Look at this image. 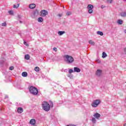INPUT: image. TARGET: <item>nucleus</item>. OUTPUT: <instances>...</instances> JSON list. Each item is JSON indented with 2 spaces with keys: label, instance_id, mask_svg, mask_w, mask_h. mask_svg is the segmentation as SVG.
Returning a JSON list of instances; mask_svg holds the SVG:
<instances>
[{
  "label": "nucleus",
  "instance_id": "f257e3e1",
  "mask_svg": "<svg viewBox=\"0 0 126 126\" xmlns=\"http://www.w3.org/2000/svg\"><path fill=\"white\" fill-rule=\"evenodd\" d=\"M42 109L44 111H50L51 108L54 107V102L50 100L49 104L48 102L44 101L42 102Z\"/></svg>",
  "mask_w": 126,
  "mask_h": 126
},
{
  "label": "nucleus",
  "instance_id": "f03ea898",
  "mask_svg": "<svg viewBox=\"0 0 126 126\" xmlns=\"http://www.w3.org/2000/svg\"><path fill=\"white\" fill-rule=\"evenodd\" d=\"M29 89L30 93L32 94V95H38V91L37 88L33 87L32 86H30L29 87Z\"/></svg>",
  "mask_w": 126,
  "mask_h": 126
},
{
  "label": "nucleus",
  "instance_id": "7ed1b4c3",
  "mask_svg": "<svg viewBox=\"0 0 126 126\" xmlns=\"http://www.w3.org/2000/svg\"><path fill=\"white\" fill-rule=\"evenodd\" d=\"M64 57L66 59V62L67 63H72L74 61V59H73V57L70 56L65 55Z\"/></svg>",
  "mask_w": 126,
  "mask_h": 126
},
{
  "label": "nucleus",
  "instance_id": "20e7f679",
  "mask_svg": "<svg viewBox=\"0 0 126 126\" xmlns=\"http://www.w3.org/2000/svg\"><path fill=\"white\" fill-rule=\"evenodd\" d=\"M101 103V101L99 99H96L94 100V102L92 103V107H96Z\"/></svg>",
  "mask_w": 126,
  "mask_h": 126
},
{
  "label": "nucleus",
  "instance_id": "39448f33",
  "mask_svg": "<svg viewBox=\"0 0 126 126\" xmlns=\"http://www.w3.org/2000/svg\"><path fill=\"white\" fill-rule=\"evenodd\" d=\"M48 11L46 10H42L40 11V16H42L43 17H45V16H46L48 15Z\"/></svg>",
  "mask_w": 126,
  "mask_h": 126
},
{
  "label": "nucleus",
  "instance_id": "423d86ee",
  "mask_svg": "<svg viewBox=\"0 0 126 126\" xmlns=\"http://www.w3.org/2000/svg\"><path fill=\"white\" fill-rule=\"evenodd\" d=\"M102 70L101 69H97L96 71L95 72V75L96 76H101V75L102 74Z\"/></svg>",
  "mask_w": 126,
  "mask_h": 126
},
{
  "label": "nucleus",
  "instance_id": "0eeeda50",
  "mask_svg": "<svg viewBox=\"0 0 126 126\" xmlns=\"http://www.w3.org/2000/svg\"><path fill=\"white\" fill-rule=\"evenodd\" d=\"M30 124L31 125H32V126H36V120L32 119H31L30 121Z\"/></svg>",
  "mask_w": 126,
  "mask_h": 126
},
{
  "label": "nucleus",
  "instance_id": "6e6552de",
  "mask_svg": "<svg viewBox=\"0 0 126 126\" xmlns=\"http://www.w3.org/2000/svg\"><path fill=\"white\" fill-rule=\"evenodd\" d=\"M94 117L96 120H99V119H100V117H101V115L98 113H95L94 114Z\"/></svg>",
  "mask_w": 126,
  "mask_h": 126
},
{
  "label": "nucleus",
  "instance_id": "1a4fd4ad",
  "mask_svg": "<svg viewBox=\"0 0 126 126\" xmlns=\"http://www.w3.org/2000/svg\"><path fill=\"white\" fill-rule=\"evenodd\" d=\"M81 71V70L77 67H74V72H80Z\"/></svg>",
  "mask_w": 126,
  "mask_h": 126
},
{
  "label": "nucleus",
  "instance_id": "9d476101",
  "mask_svg": "<svg viewBox=\"0 0 126 126\" xmlns=\"http://www.w3.org/2000/svg\"><path fill=\"white\" fill-rule=\"evenodd\" d=\"M29 7L31 8V9H33L36 7V4L34 3H32L29 5Z\"/></svg>",
  "mask_w": 126,
  "mask_h": 126
},
{
  "label": "nucleus",
  "instance_id": "9b49d317",
  "mask_svg": "<svg viewBox=\"0 0 126 126\" xmlns=\"http://www.w3.org/2000/svg\"><path fill=\"white\" fill-rule=\"evenodd\" d=\"M64 33H65V32L64 31H59L58 32V34L59 36H62V35H63Z\"/></svg>",
  "mask_w": 126,
  "mask_h": 126
},
{
  "label": "nucleus",
  "instance_id": "f8f14e48",
  "mask_svg": "<svg viewBox=\"0 0 126 126\" xmlns=\"http://www.w3.org/2000/svg\"><path fill=\"white\" fill-rule=\"evenodd\" d=\"M87 8L88 9H93V8H94V6L92 4H89L87 6Z\"/></svg>",
  "mask_w": 126,
  "mask_h": 126
},
{
  "label": "nucleus",
  "instance_id": "ddd939ff",
  "mask_svg": "<svg viewBox=\"0 0 126 126\" xmlns=\"http://www.w3.org/2000/svg\"><path fill=\"white\" fill-rule=\"evenodd\" d=\"M121 16L122 17H126V12H123L120 13Z\"/></svg>",
  "mask_w": 126,
  "mask_h": 126
},
{
  "label": "nucleus",
  "instance_id": "4468645a",
  "mask_svg": "<svg viewBox=\"0 0 126 126\" xmlns=\"http://www.w3.org/2000/svg\"><path fill=\"white\" fill-rule=\"evenodd\" d=\"M22 75L23 76V77H26L27 75H28V73H27V72H23L22 73Z\"/></svg>",
  "mask_w": 126,
  "mask_h": 126
},
{
  "label": "nucleus",
  "instance_id": "2eb2a0df",
  "mask_svg": "<svg viewBox=\"0 0 126 126\" xmlns=\"http://www.w3.org/2000/svg\"><path fill=\"white\" fill-rule=\"evenodd\" d=\"M89 44H90V45H92L93 46H94V45H95V42H94V41H93V40H89Z\"/></svg>",
  "mask_w": 126,
  "mask_h": 126
},
{
  "label": "nucleus",
  "instance_id": "dca6fc26",
  "mask_svg": "<svg viewBox=\"0 0 126 126\" xmlns=\"http://www.w3.org/2000/svg\"><path fill=\"white\" fill-rule=\"evenodd\" d=\"M106 57H107V54H106V52H103L102 53V58H103V59H105Z\"/></svg>",
  "mask_w": 126,
  "mask_h": 126
},
{
  "label": "nucleus",
  "instance_id": "f3484780",
  "mask_svg": "<svg viewBox=\"0 0 126 126\" xmlns=\"http://www.w3.org/2000/svg\"><path fill=\"white\" fill-rule=\"evenodd\" d=\"M25 60H27V61H28V60H29L30 59V56H29V55H28V54L26 55L25 56Z\"/></svg>",
  "mask_w": 126,
  "mask_h": 126
},
{
  "label": "nucleus",
  "instance_id": "a211bd4d",
  "mask_svg": "<svg viewBox=\"0 0 126 126\" xmlns=\"http://www.w3.org/2000/svg\"><path fill=\"white\" fill-rule=\"evenodd\" d=\"M96 33L97 35H100V36H103V35H104V33H103V32H102L98 31Z\"/></svg>",
  "mask_w": 126,
  "mask_h": 126
},
{
  "label": "nucleus",
  "instance_id": "6ab92c4d",
  "mask_svg": "<svg viewBox=\"0 0 126 126\" xmlns=\"http://www.w3.org/2000/svg\"><path fill=\"white\" fill-rule=\"evenodd\" d=\"M92 123H93V124H96V118H93L92 119Z\"/></svg>",
  "mask_w": 126,
  "mask_h": 126
},
{
  "label": "nucleus",
  "instance_id": "aec40b11",
  "mask_svg": "<svg viewBox=\"0 0 126 126\" xmlns=\"http://www.w3.org/2000/svg\"><path fill=\"white\" fill-rule=\"evenodd\" d=\"M43 18L42 17H39L38 18V22H43Z\"/></svg>",
  "mask_w": 126,
  "mask_h": 126
},
{
  "label": "nucleus",
  "instance_id": "412c9836",
  "mask_svg": "<svg viewBox=\"0 0 126 126\" xmlns=\"http://www.w3.org/2000/svg\"><path fill=\"white\" fill-rule=\"evenodd\" d=\"M117 23H118V24H120V25H122V24H123V20H118Z\"/></svg>",
  "mask_w": 126,
  "mask_h": 126
},
{
  "label": "nucleus",
  "instance_id": "4be33fe9",
  "mask_svg": "<svg viewBox=\"0 0 126 126\" xmlns=\"http://www.w3.org/2000/svg\"><path fill=\"white\" fill-rule=\"evenodd\" d=\"M18 7H19V3H18L17 5L14 4L13 5V8H18Z\"/></svg>",
  "mask_w": 126,
  "mask_h": 126
},
{
  "label": "nucleus",
  "instance_id": "5701e85b",
  "mask_svg": "<svg viewBox=\"0 0 126 126\" xmlns=\"http://www.w3.org/2000/svg\"><path fill=\"white\" fill-rule=\"evenodd\" d=\"M35 71L38 72L40 70V68L39 67H35L34 68Z\"/></svg>",
  "mask_w": 126,
  "mask_h": 126
},
{
  "label": "nucleus",
  "instance_id": "b1692460",
  "mask_svg": "<svg viewBox=\"0 0 126 126\" xmlns=\"http://www.w3.org/2000/svg\"><path fill=\"white\" fill-rule=\"evenodd\" d=\"M38 10H36L35 11H34L33 14L34 15H36V14H38Z\"/></svg>",
  "mask_w": 126,
  "mask_h": 126
},
{
  "label": "nucleus",
  "instance_id": "393cba45",
  "mask_svg": "<svg viewBox=\"0 0 126 126\" xmlns=\"http://www.w3.org/2000/svg\"><path fill=\"white\" fill-rule=\"evenodd\" d=\"M93 12V10L92 9H89V13H92Z\"/></svg>",
  "mask_w": 126,
  "mask_h": 126
},
{
  "label": "nucleus",
  "instance_id": "a878e982",
  "mask_svg": "<svg viewBox=\"0 0 126 126\" xmlns=\"http://www.w3.org/2000/svg\"><path fill=\"white\" fill-rule=\"evenodd\" d=\"M73 70L72 69H70L68 71L69 73H72L73 72Z\"/></svg>",
  "mask_w": 126,
  "mask_h": 126
},
{
  "label": "nucleus",
  "instance_id": "bb28decb",
  "mask_svg": "<svg viewBox=\"0 0 126 126\" xmlns=\"http://www.w3.org/2000/svg\"><path fill=\"white\" fill-rule=\"evenodd\" d=\"M17 111H23V108L22 107H19L17 109Z\"/></svg>",
  "mask_w": 126,
  "mask_h": 126
},
{
  "label": "nucleus",
  "instance_id": "cd10ccee",
  "mask_svg": "<svg viewBox=\"0 0 126 126\" xmlns=\"http://www.w3.org/2000/svg\"><path fill=\"white\" fill-rule=\"evenodd\" d=\"M9 69L10 70H13V69H14V67H13V66H11L9 67Z\"/></svg>",
  "mask_w": 126,
  "mask_h": 126
},
{
  "label": "nucleus",
  "instance_id": "c85d7f7f",
  "mask_svg": "<svg viewBox=\"0 0 126 126\" xmlns=\"http://www.w3.org/2000/svg\"><path fill=\"white\" fill-rule=\"evenodd\" d=\"M66 15L67 16L71 15V12H67Z\"/></svg>",
  "mask_w": 126,
  "mask_h": 126
},
{
  "label": "nucleus",
  "instance_id": "c756f323",
  "mask_svg": "<svg viewBox=\"0 0 126 126\" xmlns=\"http://www.w3.org/2000/svg\"><path fill=\"white\" fill-rule=\"evenodd\" d=\"M95 62H96V63H101V60L97 59L95 61Z\"/></svg>",
  "mask_w": 126,
  "mask_h": 126
},
{
  "label": "nucleus",
  "instance_id": "7c9ffc66",
  "mask_svg": "<svg viewBox=\"0 0 126 126\" xmlns=\"http://www.w3.org/2000/svg\"><path fill=\"white\" fill-rule=\"evenodd\" d=\"M2 26H6V23L4 22V23H2Z\"/></svg>",
  "mask_w": 126,
  "mask_h": 126
},
{
  "label": "nucleus",
  "instance_id": "2f4dec72",
  "mask_svg": "<svg viewBox=\"0 0 126 126\" xmlns=\"http://www.w3.org/2000/svg\"><path fill=\"white\" fill-rule=\"evenodd\" d=\"M53 50L55 51V52H57L58 51V49H57V47H54L53 48Z\"/></svg>",
  "mask_w": 126,
  "mask_h": 126
},
{
  "label": "nucleus",
  "instance_id": "473e14b6",
  "mask_svg": "<svg viewBox=\"0 0 126 126\" xmlns=\"http://www.w3.org/2000/svg\"><path fill=\"white\" fill-rule=\"evenodd\" d=\"M112 0H107V1L108 3H112Z\"/></svg>",
  "mask_w": 126,
  "mask_h": 126
},
{
  "label": "nucleus",
  "instance_id": "72a5a7b5",
  "mask_svg": "<svg viewBox=\"0 0 126 126\" xmlns=\"http://www.w3.org/2000/svg\"><path fill=\"white\" fill-rule=\"evenodd\" d=\"M9 14H13V11H9Z\"/></svg>",
  "mask_w": 126,
  "mask_h": 126
},
{
  "label": "nucleus",
  "instance_id": "f704fd0d",
  "mask_svg": "<svg viewBox=\"0 0 126 126\" xmlns=\"http://www.w3.org/2000/svg\"><path fill=\"white\" fill-rule=\"evenodd\" d=\"M23 111H17V112L18 113V114H22V113L23 112Z\"/></svg>",
  "mask_w": 126,
  "mask_h": 126
},
{
  "label": "nucleus",
  "instance_id": "c9c22d12",
  "mask_svg": "<svg viewBox=\"0 0 126 126\" xmlns=\"http://www.w3.org/2000/svg\"><path fill=\"white\" fill-rule=\"evenodd\" d=\"M24 45H25L26 46H28V44L27 43V42H26V41L24 42Z\"/></svg>",
  "mask_w": 126,
  "mask_h": 126
},
{
  "label": "nucleus",
  "instance_id": "e433bc0d",
  "mask_svg": "<svg viewBox=\"0 0 126 126\" xmlns=\"http://www.w3.org/2000/svg\"><path fill=\"white\" fill-rule=\"evenodd\" d=\"M21 17H22V16H20V15H18V18H19V19H21Z\"/></svg>",
  "mask_w": 126,
  "mask_h": 126
},
{
  "label": "nucleus",
  "instance_id": "4c0bfd02",
  "mask_svg": "<svg viewBox=\"0 0 126 126\" xmlns=\"http://www.w3.org/2000/svg\"><path fill=\"white\" fill-rule=\"evenodd\" d=\"M58 16H59V17H62V14H59L58 15Z\"/></svg>",
  "mask_w": 126,
  "mask_h": 126
},
{
  "label": "nucleus",
  "instance_id": "58836bf2",
  "mask_svg": "<svg viewBox=\"0 0 126 126\" xmlns=\"http://www.w3.org/2000/svg\"><path fill=\"white\" fill-rule=\"evenodd\" d=\"M124 51L125 53L126 54V48L124 49Z\"/></svg>",
  "mask_w": 126,
  "mask_h": 126
},
{
  "label": "nucleus",
  "instance_id": "ea45409f",
  "mask_svg": "<svg viewBox=\"0 0 126 126\" xmlns=\"http://www.w3.org/2000/svg\"><path fill=\"white\" fill-rule=\"evenodd\" d=\"M105 7V6L104 5H101V8H104Z\"/></svg>",
  "mask_w": 126,
  "mask_h": 126
},
{
  "label": "nucleus",
  "instance_id": "a19ab883",
  "mask_svg": "<svg viewBox=\"0 0 126 126\" xmlns=\"http://www.w3.org/2000/svg\"><path fill=\"white\" fill-rule=\"evenodd\" d=\"M8 98V96L6 95V96H5V98L6 99V98Z\"/></svg>",
  "mask_w": 126,
  "mask_h": 126
},
{
  "label": "nucleus",
  "instance_id": "79ce46f5",
  "mask_svg": "<svg viewBox=\"0 0 126 126\" xmlns=\"http://www.w3.org/2000/svg\"><path fill=\"white\" fill-rule=\"evenodd\" d=\"M124 32L126 33V30H124Z\"/></svg>",
  "mask_w": 126,
  "mask_h": 126
},
{
  "label": "nucleus",
  "instance_id": "37998d69",
  "mask_svg": "<svg viewBox=\"0 0 126 126\" xmlns=\"http://www.w3.org/2000/svg\"><path fill=\"white\" fill-rule=\"evenodd\" d=\"M20 23H22V21H20Z\"/></svg>",
  "mask_w": 126,
  "mask_h": 126
},
{
  "label": "nucleus",
  "instance_id": "c03bdc74",
  "mask_svg": "<svg viewBox=\"0 0 126 126\" xmlns=\"http://www.w3.org/2000/svg\"><path fill=\"white\" fill-rule=\"evenodd\" d=\"M124 126H126V124H124Z\"/></svg>",
  "mask_w": 126,
  "mask_h": 126
}]
</instances>
